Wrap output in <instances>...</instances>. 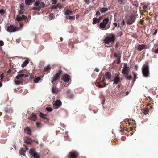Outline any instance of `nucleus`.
I'll use <instances>...</instances> for the list:
<instances>
[{"mask_svg":"<svg viewBox=\"0 0 158 158\" xmlns=\"http://www.w3.org/2000/svg\"><path fill=\"white\" fill-rule=\"evenodd\" d=\"M111 77V73L107 72L105 73L104 76H101L98 78L96 80V86L98 87L101 88L105 86V78L106 79H109Z\"/></svg>","mask_w":158,"mask_h":158,"instance_id":"1","label":"nucleus"},{"mask_svg":"<svg viewBox=\"0 0 158 158\" xmlns=\"http://www.w3.org/2000/svg\"><path fill=\"white\" fill-rule=\"evenodd\" d=\"M115 37L114 34L112 33L109 34V35L106 37L103 40V43L104 44H106V47H110V45L108 46L110 43L113 44L115 40Z\"/></svg>","mask_w":158,"mask_h":158,"instance_id":"2","label":"nucleus"},{"mask_svg":"<svg viewBox=\"0 0 158 158\" xmlns=\"http://www.w3.org/2000/svg\"><path fill=\"white\" fill-rule=\"evenodd\" d=\"M124 123L128 125V127L129 128H127L125 127L123 129V130H121V132L123 131H126L127 132L129 131V129H130V130H132L133 128H132V126H134L135 125V121L133 120L130 119H126L124 121Z\"/></svg>","mask_w":158,"mask_h":158,"instance_id":"3","label":"nucleus"},{"mask_svg":"<svg viewBox=\"0 0 158 158\" xmlns=\"http://www.w3.org/2000/svg\"><path fill=\"white\" fill-rule=\"evenodd\" d=\"M109 23V19L108 18H104L102 22H101L99 25L100 27L103 29L106 30L108 29L110 27V22Z\"/></svg>","mask_w":158,"mask_h":158,"instance_id":"4","label":"nucleus"},{"mask_svg":"<svg viewBox=\"0 0 158 158\" xmlns=\"http://www.w3.org/2000/svg\"><path fill=\"white\" fill-rule=\"evenodd\" d=\"M34 5L36 6H34L32 7V10H37L40 11L41 8H43L45 7V4L44 2H41L40 3V0L36 1L34 3Z\"/></svg>","mask_w":158,"mask_h":158,"instance_id":"5","label":"nucleus"},{"mask_svg":"<svg viewBox=\"0 0 158 158\" xmlns=\"http://www.w3.org/2000/svg\"><path fill=\"white\" fill-rule=\"evenodd\" d=\"M142 73L145 77H148L149 75V70L148 65L147 64L143 65L142 68Z\"/></svg>","mask_w":158,"mask_h":158,"instance_id":"6","label":"nucleus"},{"mask_svg":"<svg viewBox=\"0 0 158 158\" xmlns=\"http://www.w3.org/2000/svg\"><path fill=\"white\" fill-rule=\"evenodd\" d=\"M62 72V70H60L52 77V79L51 80V82L52 84L54 85L56 83V81L60 79Z\"/></svg>","mask_w":158,"mask_h":158,"instance_id":"7","label":"nucleus"},{"mask_svg":"<svg viewBox=\"0 0 158 158\" xmlns=\"http://www.w3.org/2000/svg\"><path fill=\"white\" fill-rule=\"evenodd\" d=\"M135 20V17L134 15H131L126 18V22L128 25L133 24Z\"/></svg>","mask_w":158,"mask_h":158,"instance_id":"8","label":"nucleus"},{"mask_svg":"<svg viewBox=\"0 0 158 158\" xmlns=\"http://www.w3.org/2000/svg\"><path fill=\"white\" fill-rule=\"evenodd\" d=\"M29 154L34 158H40V155L35 151V150L33 148L30 149L29 152Z\"/></svg>","mask_w":158,"mask_h":158,"instance_id":"9","label":"nucleus"},{"mask_svg":"<svg viewBox=\"0 0 158 158\" xmlns=\"http://www.w3.org/2000/svg\"><path fill=\"white\" fill-rule=\"evenodd\" d=\"M113 94L114 95H118L119 96H123V94L124 93L122 89H120L119 87H116L113 91Z\"/></svg>","mask_w":158,"mask_h":158,"instance_id":"10","label":"nucleus"},{"mask_svg":"<svg viewBox=\"0 0 158 158\" xmlns=\"http://www.w3.org/2000/svg\"><path fill=\"white\" fill-rule=\"evenodd\" d=\"M79 155L77 152L74 150H72L70 152L68 155L69 158H77Z\"/></svg>","mask_w":158,"mask_h":158,"instance_id":"11","label":"nucleus"},{"mask_svg":"<svg viewBox=\"0 0 158 158\" xmlns=\"http://www.w3.org/2000/svg\"><path fill=\"white\" fill-rule=\"evenodd\" d=\"M24 72L23 71H19L18 73L19 74H18L16 77V78L17 80H19L23 77L26 78L28 77L29 75L28 74H24Z\"/></svg>","mask_w":158,"mask_h":158,"instance_id":"12","label":"nucleus"},{"mask_svg":"<svg viewBox=\"0 0 158 158\" xmlns=\"http://www.w3.org/2000/svg\"><path fill=\"white\" fill-rule=\"evenodd\" d=\"M18 28L13 25H11L7 27V31L9 32H15L18 31Z\"/></svg>","mask_w":158,"mask_h":158,"instance_id":"13","label":"nucleus"},{"mask_svg":"<svg viewBox=\"0 0 158 158\" xmlns=\"http://www.w3.org/2000/svg\"><path fill=\"white\" fill-rule=\"evenodd\" d=\"M113 81L114 82V84H118L121 81L120 77L119 74H116L115 75Z\"/></svg>","mask_w":158,"mask_h":158,"instance_id":"14","label":"nucleus"},{"mask_svg":"<svg viewBox=\"0 0 158 158\" xmlns=\"http://www.w3.org/2000/svg\"><path fill=\"white\" fill-rule=\"evenodd\" d=\"M23 146L25 147L24 148H21L19 151V153L21 155H23V156H25V153L26 150L28 149V147L25 145H23Z\"/></svg>","mask_w":158,"mask_h":158,"instance_id":"15","label":"nucleus"},{"mask_svg":"<svg viewBox=\"0 0 158 158\" xmlns=\"http://www.w3.org/2000/svg\"><path fill=\"white\" fill-rule=\"evenodd\" d=\"M39 116L40 117L43 118V121L44 123H47L49 122V119L47 118L46 115L42 113H40Z\"/></svg>","mask_w":158,"mask_h":158,"instance_id":"16","label":"nucleus"},{"mask_svg":"<svg viewBox=\"0 0 158 158\" xmlns=\"http://www.w3.org/2000/svg\"><path fill=\"white\" fill-rule=\"evenodd\" d=\"M62 79L65 82H68L71 80L70 77L68 74H65L62 76Z\"/></svg>","mask_w":158,"mask_h":158,"instance_id":"17","label":"nucleus"},{"mask_svg":"<svg viewBox=\"0 0 158 158\" xmlns=\"http://www.w3.org/2000/svg\"><path fill=\"white\" fill-rule=\"evenodd\" d=\"M61 105V102L60 100H57L54 104L53 106L55 109H58Z\"/></svg>","mask_w":158,"mask_h":158,"instance_id":"18","label":"nucleus"},{"mask_svg":"<svg viewBox=\"0 0 158 158\" xmlns=\"http://www.w3.org/2000/svg\"><path fill=\"white\" fill-rule=\"evenodd\" d=\"M114 57H116L117 60V64H119L121 62V54L120 53L117 54L116 53H114Z\"/></svg>","mask_w":158,"mask_h":158,"instance_id":"19","label":"nucleus"},{"mask_svg":"<svg viewBox=\"0 0 158 158\" xmlns=\"http://www.w3.org/2000/svg\"><path fill=\"white\" fill-rule=\"evenodd\" d=\"M20 10H18L19 15H21L23 13L24 10L23 3H21L19 5Z\"/></svg>","mask_w":158,"mask_h":158,"instance_id":"20","label":"nucleus"},{"mask_svg":"<svg viewBox=\"0 0 158 158\" xmlns=\"http://www.w3.org/2000/svg\"><path fill=\"white\" fill-rule=\"evenodd\" d=\"M27 19V17L26 16H25L24 15H23L22 17L17 16L16 17V19L18 21H21L23 20L26 21Z\"/></svg>","mask_w":158,"mask_h":158,"instance_id":"21","label":"nucleus"},{"mask_svg":"<svg viewBox=\"0 0 158 158\" xmlns=\"http://www.w3.org/2000/svg\"><path fill=\"white\" fill-rule=\"evenodd\" d=\"M138 50L141 51L143 49L147 48V46L145 44L138 45L137 48Z\"/></svg>","mask_w":158,"mask_h":158,"instance_id":"22","label":"nucleus"},{"mask_svg":"<svg viewBox=\"0 0 158 158\" xmlns=\"http://www.w3.org/2000/svg\"><path fill=\"white\" fill-rule=\"evenodd\" d=\"M37 117V115L35 113H32L31 115L29 116L28 118V119L30 120H31L33 121H35L36 120Z\"/></svg>","mask_w":158,"mask_h":158,"instance_id":"23","label":"nucleus"},{"mask_svg":"<svg viewBox=\"0 0 158 158\" xmlns=\"http://www.w3.org/2000/svg\"><path fill=\"white\" fill-rule=\"evenodd\" d=\"M130 71V68H123L122 69V72L123 74L128 75Z\"/></svg>","mask_w":158,"mask_h":158,"instance_id":"24","label":"nucleus"},{"mask_svg":"<svg viewBox=\"0 0 158 158\" xmlns=\"http://www.w3.org/2000/svg\"><path fill=\"white\" fill-rule=\"evenodd\" d=\"M148 107H145V109L144 110L143 112V114H144L146 115L147 114L149 111V107L152 108V106L149 105L148 106Z\"/></svg>","mask_w":158,"mask_h":158,"instance_id":"25","label":"nucleus"},{"mask_svg":"<svg viewBox=\"0 0 158 158\" xmlns=\"http://www.w3.org/2000/svg\"><path fill=\"white\" fill-rule=\"evenodd\" d=\"M51 69V67L50 65H48L46 67H44V72H47V73H48L50 72V70Z\"/></svg>","mask_w":158,"mask_h":158,"instance_id":"26","label":"nucleus"},{"mask_svg":"<svg viewBox=\"0 0 158 158\" xmlns=\"http://www.w3.org/2000/svg\"><path fill=\"white\" fill-rule=\"evenodd\" d=\"M101 19L97 18H94L93 19L92 23L94 25L96 24L97 23L99 22Z\"/></svg>","mask_w":158,"mask_h":158,"instance_id":"27","label":"nucleus"},{"mask_svg":"<svg viewBox=\"0 0 158 158\" xmlns=\"http://www.w3.org/2000/svg\"><path fill=\"white\" fill-rule=\"evenodd\" d=\"M24 132L29 135H31V131L30 128L28 127H27L24 130Z\"/></svg>","mask_w":158,"mask_h":158,"instance_id":"28","label":"nucleus"},{"mask_svg":"<svg viewBox=\"0 0 158 158\" xmlns=\"http://www.w3.org/2000/svg\"><path fill=\"white\" fill-rule=\"evenodd\" d=\"M35 0H25V3L27 5H29L31 3L35 2Z\"/></svg>","mask_w":158,"mask_h":158,"instance_id":"29","label":"nucleus"},{"mask_svg":"<svg viewBox=\"0 0 158 158\" xmlns=\"http://www.w3.org/2000/svg\"><path fill=\"white\" fill-rule=\"evenodd\" d=\"M108 10V9L107 8L104 7L101 8L99 10L102 13H105Z\"/></svg>","mask_w":158,"mask_h":158,"instance_id":"30","label":"nucleus"},{"mask_svg":"<svg viewBox=\"0 0 158 158\" xmlns=\"http://www.w3.org/2000/svg\"><path fill=\"white\" fill-rule=\"evenodd\" d=\"M52 93L55 94H57L58 91V89L55 86H53L52 87Z\"/></svg>","mask_w":158,"mask_h":158,"instance_id":"31","label":"nucleus"},{"mask_svg":"<svg viewBox=\"0 0 158 158\" xmlns=\"http://www.w3.org/2000/svg\"><path fill=\"white\" fill-rule=\"evenodd\" d=\"M5 112L6 113H10L12 112L11 109L10 108H8V107H6L4 109Z\"/></svg>","mask_w":158,"mask_h":158,"instance_id":"32","label":"nucleus"},{"mask_svg":"<svg viewBox=\"0 0 158 158\" xmlns=\"http://www.w3.org/2000/svg\"><path fill=\"white\" fill-rule=\"evenodd\" d=\"M126 2V0H118V4L121 5H124Z\"/></svg>","mask_w":158,"mask_h":158,"instance_id":"33","label":"nucleus"},{"mask_svg":"<svg viewBox=\"0 0 158 158\" xmlns=\"http://www.w3.org/2000/svg\"><path fill=\"white\" fill-rule=\"evenodd\" d=\"M29 63V62L28 60H25L21 65V67H24L26 66V65Z\"/></svg>","mask_w":158,"mask_h":158,"instance_id":"34","label":"nucleus"},{"mask_svg":"<svg viewBox=\"0 0 158 158\" xmlns=\"http://www.w3.org/2000/svg\"><path fill=\"white\" fill-rule=\"evenodd\" d=\"M73 12L69 10H67L65 12V15H72Z\"/></svg>","mask_w":158,"mask_h":158,"instance_id":"35","label":"nucleus"},{"mask_svg":"<svg viewBox=\"0 0 158 158\" xmlns=\"http://www.w3.org/2000/svg\"><path fill=\"white\" fill-rule=\"evenodd\" d=\"M132 73L133 74L134 77V79L133 81V82L134 83V82L135 81L136 79L137 78V74L136 73H135V72H133V71L132 72Z\"/></svg>","mask_w":158,"mask_h":158,"instance_id":"36","label":"nucleus"},{"mask_svg":"<svg viewBox=\"0 0 158 158\" xmlns=\"http://www.w3.org/2000/svg\"><path fill=\"white\" fill-rule=\"evenodd\" d=\"M60 4L58 3L56 5H53L51 7V9H56L59 7L60 6Z\"/></svg>","mask_w":158,"mask_h":158,"instance_id":"37","label":"nucleus"},{"mask_svg":"<svg viewBox=\"0 0 158 158\" xmlns=\"http://www.w3.org/2000/svg\"><path fill=\"white\" fill-rule=\"evenodd\" d=\"M14 82L15 84L17 85H19L20 84H22V81H20L15 80Z\"/></svg>","mask_w":158,"mask_h":158,"instance_id":"38","label":"nucleus"},{"mask_svg":"<svg viewBox=\"0 0 158 158\" xmlns=\"http://www.w3.org/2000/svg\"><path fill=\"white\" fill-rule=\"evenodd\" d=\"M40 77H37L34 80V82L36 83H38L39 81L41 79Z\"/></svg>","mask_w":158,"mask_h":158,"instance_id":"39","label":"nucleus"},{"mask_svg":"<svg viewBox=\"0 0 158 158\" xmlns=\"http://www.w3.org/2000/svg\"><path fill=\"white\" fill-rule=\"evenodd\" d=\"M32 142V140L31 139L27 138L26 140V142L28 144H30Z\"/></svg>","mask_w":158,"mask_h":158,"instance_id":"40","label":"nucleus"},{"mask_svg":"<svg viewBox=\"0 0 158 158\" xmlns=\"http://www.w3.org/2000/svg\"><path fill=\"white\" fill-rule=\"evenodd\" d=\"M123 35L122 33L120 31H118L117 32V36L118 37L122 36Z\"/></svg>","mask_w":158,"mask_h":158,"instance_id":"41","label":"nucleus"},{"mask_svg":"<svg viewBox=\"0 0 158 158\" xmlns=\"http://www.w3.org/2000/svg\"><path fill=\"white\" fill-rule=\"evenodd\" d=\"M46 110L48 112H51L52 111L53 109L52 108L50 107H47L46 108Z\"/></svg>","mask_w":158,"mask_h":158,"instance_id":"42","label":"nucleus"},{"mask_svg":"<svg viewBox=\"0 0 158 158\" xmlns=\"http://www.w3.org/2000/svg\"><path fill=\"white\" fill-rule=\"evenodd\" d=\"M120 44V43L118 41H117L116 43V44L115 45V48L117 49L118 48V46Z\"/></svg>","mask_w":158,"mask_h":158,"instance_id":"43","label":"nucleus"},{"mask_svg":"<svg viewBox=\"0 0 158 158\" xmlns=\"http://www.w3.org/2000/svg\"><path fill=\"white\" fill-rule=\"evenodd\" d=\"M125 77L127 80H130L132 78V77L131 75L128 76V75H126Z\"/></svg>","mask_w":158,"mask_h":158,"instance_id":"44","label":"nucleus"},{"mask_svg":"<svg viewBox=\"0 0 158 158\" xmlns=\"http://www.w3.org/2000/svg\"><path fill=\"white\" fill-rule=\"evenodd\" d=\"M112 143L113 144H116L118 143V140L116 139H114L112 141Z\"/></svg>","mask_w":158,"mask_h":158,"instance_id":"45","label":"nucleus"},{"mask_svg":"<svg viewBox=\"0 0 158 158\" xmlns=\"http://www.w3.org/2000/svg\"><path fill=\"white\" fill-rule=\"evenodd\" d=\"M37 127V128H40L41 125V123L40 122H37L36 123Z\"/></svg>","mask_w":158,"mask_h":158,"instance_id":"46","label":"nucleus"},{"mask_svg":"<svg viewBox=\"0 0 158 158\" xmlns=\"http://www.w3.org/2000/svg\"><path fill=\"white\" fill-rule=\"evenodd\" d=\"M5 12L4 10L3 9L0 10V14L1 15H3Z\"/></svg>","mask_w":158,"mask_h":158,"instance_id":"47","label":"nucleus"},{"mask_svg":"<svg viewBox=\"0 0 158 158\" xmlns=\"http://www.w3.org/2000/svg\"><path fill=\"white\" fill-rule=\"evenodd\" d=\"M49 17L50 18V19H53L54 18V15L52 13H50L49 14Z\"/></svg>","mask_w":158,"mask_h":158,"instance_id":"48","label":"nucleus"},{"mask_svg":"<svg viewBox=\"0 0 158 158\" xmlns=\"http://www.w3.org/2000/svg\"><path fill=\"white\" fill-rule=\"evenodd\" d=\"M4 77V75L3 73H2L0 75L1 80V81H3V78Z\"/></svg>","mask_w":158,"mask_h":158,"instance_id":"49","label":"nucleus"},{"mask_svg":"<svg viewBox=\"0 0 158 158\" xmlns=\"http://www.w3.org/2000/svg\"><path fill=\"white\" fill-rule=\"evenodd\" d=\"M91 0H84L85 2L87 4H89Z\"/></svg>","mask_w":158,"mask_h":158,"instance_id":"50","label":"nucleus"},{"mask_svg":"<svg viewBox=\"0 0 158 158\" xmlns=\"http://www.w3.org/2000/svg\"><path fill=\"white\" fill-rule=\"evenodd\" d=\"M75 18V16H69V19H70L74 20Z\"/></svg>","mask_w":158,"mask_h":158,"instance_id":"51","label":"nucleus"},{"mask_svg":"<svg viewBox=\"0 0 158 158\" xmlns=\"http://www.w3.org/2000/svg\"><path fill=\"white\" fill-rule=\"evenodd\" d=\"M52 4H55L57 2V0H52Z\"/></svg>","mask_w":158,"mask_h":158,"instance_id":"52","label":"nucleus"},{"mask_svg":"<svg viewBox=\"0 0 158 158\" xmlns=\"http://www.w3.org/2000/svg\"><path fill=\"white\" fill-rule=\"evenodd\" d=\"M100 15V13L99 11H97L96 13V16L97 17L99 16Z\"/></svg>","mask_w":158,"mask_h":158,"instance_id":"53","label":"nucleus"},{"mask_svg":"<svg viewBox=\"0 0 158 158\" xmlns=\"http://www.w3.org/2000/svg\"><path fill=\"white\" fill-rule=\"evenodd\" d=\"M123 68L127 69V68H129L127 66V64L126 63H125L124 64V66L123 67Z\"/></svg>","mask_w":158,"mask_h":158,"instance_id":"54","label":"nucleus"},{"mask_svg":"<svg viewBox=\"0 0 158 158\" xmlns=\"http://www.w3.org/2000/svg\"><path fill=\"white\" fill-rule=\"evenodd\" d=\"M4 43L1 40L0 41V46H2L4 45Z\"/></svg>","mask_w":158,"mask_h":158,"instance_id":"55","label":"nucleus"},{"mask_svg":"<svg viewBox=\"0 0 158 158\" xmlns=\"http://www.w3.org/2000/svg\"><path fill=\"white\" fill-rule=\"evenodd\" d=\"M154 52L156 54L158 53V48L157 49L155 50Z\"/></svg>","mask_w":158,"mask_h":158,"instance_id":"56","label":"nucleus"},{"mask_svg":"<svg viewBox=\"0 0 158 158\" xmlns=\"http://www.w3.org/2000/svg\"><path fill=\"white\" fill-rule=\"evenodd\" d=\"M144 21V20L141 19L140 21V22L141 24L143 25V24Z\"/></svg>","mask_w":158,"mask_h":158,"instance_id":"57","label":"nucleus"},{"mask_svg":"<svg viewBox=\"0 0 158 158\" xmlns=\"http://www.w3.org/2000/svg\"><path fill=\"white\" fill-rule=\"evenodd\" d=\"M157 29L155 30V32L153 33V35H155L157 34Z\"/></svg>","mask_w":158,"mask_h":158,"instance_id":"58","label":"nucleus"},{"mask_svg":"<svg viewBox=\"0 0 158 158\" xmlns=\"http://www.w3.org/2000/svg\"><path fill=\"white\" fill-rule=\"evenodd\" d=\"M121 24L122 25H124L125 24V22L124 20H123L122 23H121Z\"/></svg>","mask_w":158,"mask_h":158,"instance_id":"59","label":"nucleus"},{"mask_svg":"<svg viewBox=\"0 0 158 158\" xmlns=\"http://www.w3.org/2000/svg\"><path fill=\"white\" fill-rule=\"evenodd\" d=\"M11 72V70L10 69H9L7 72V73H9Z\"/></svg>","mask_w":158,"mask_h":158,"instance_id":"60","label":"nucleus"},{"mask_svg":"<svg viewBox=\"0 0 158 158\" xmlns=\"http://www.w3.org/2000/svg\"><path fill=\"white\" fill-rule=\"evenodd\" d=\"M94 70L97 72H98L99 71V69L98 68H96Z\"/></svg>","mask_w":158,"mask_h":158,"instance_id":"61","label":"nucleus"},{"mask_svg":"<svg viewBox=\"0 0 158 158\" xmlns=\"http://www.w3.org/2000/svg\"><path fill=\"white\" fill-rule=\"evenodd\" d=\"M134 5L136 7H137L138 6V4L137 2H136L135 3V4H134Z\"/></svg>","mask_w":158,"mask_h":158,"instance_id":"62","label":"nucleus"},{"mask_svg":"<svg viewBox=\"0 0 158 158\" xmlns=\"http://www.w3.org/2000/svg\"><path fill=\"white\" fill-rule=\"evenodd\" d=\"M134 69H136V70H137L138 69V66L136 65H135L134 67Z\"/></svg>","mask_w":158,"mask_h":158,"instance_id":"63","label":"nucleus"},{"mask_svg":"<svg viewBox=\"0 0 158 158\" xmlns=\"http://www.w3.org/2000/svg\"><path fill=\"white\" fill-rule=\"evenodd\" d=\"M68 86V85H66V84H64L63 85H62V87L63 88H64L65 87H67V86Z\"/></svg>","mask_w":158,"mask_h":158,"instance_id":"64","label":"nucleus"}]
</instances>
